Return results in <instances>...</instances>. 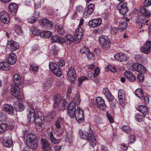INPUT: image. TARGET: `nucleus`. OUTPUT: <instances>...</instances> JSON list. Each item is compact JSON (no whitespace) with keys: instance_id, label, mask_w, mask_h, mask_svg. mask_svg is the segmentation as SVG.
Instances as JSON below:
<instances>
[{"instance_id":"nucleus-1","label":"nucleus","mask_w":151,"mask_h":151,"mask_svg":"<svg viewBox=\"0 0 151 151\" xmlns=\"http://www.w3.org/2000/svg\"><path fill=\"white\" fill-rule=\"evenodd\" d=\"M68 113L70 118L75 117L79 123L83 122L84 121V116L82 109L79 108L76 110V103L74 101H71L69 104Z\"/></svg>"},{"instance_id":"nucleus-2","label":"nucleus","mask_w":151,"mask_h":151,"mask_svg":"<svg viewBox=\"0 0 151 151\" xmlns=\"http://www.w3.org/2000/svg\"><path fill=\"white\" fill-rule=\"evenodd\" d=\"M140 10L141 13L143 15H141L137 16L136 19V22L138 25L139 28V29H141L142 26L145 25V24L147 25H149V24L147 23L148 20L145 21V16H149L150 13L143 6L140 7Z\"/></svg>"},{"instance_id":"nucleus-3","label":"nucleus","mask_w":151,"mask_h":151,"mask_svg":"<svg viewBox=\"0 0 151 151\" xmlns=\"http://www.w3.org/2000/svg\"><path fill=\"white\" fill-rule=\"evenodd\" d=\"M79 134L80 137L83 139H88L91 145L93 147L96 146V141L95 136L91 130L88 132L80 131Z\"/></svg>"},{"instance_id":"nucleus-4","label":"nucleus","mask_w":151,"mask_h":151,"mask_svg":"<svg viewBox=\"0 0 151 151\" xmlns=\"http://www.w3.org/2000/svg\"><path fill=\"white\" fill-rule=\"evenodd\" d=\"M83 32L82 28L79 27L75 30L74 33L75 37L70 34L66 35L65 36L66 38L65 42L67 44H70L75 40L78 42H80L83 35Z\"/></svg>"},{"instance_id":"nucleus-5","label":"nucleus","mask_w":151,"mask_h":151,"mask_svg":"<svg viewBox=\"0 0 151 151\" xmlns=\"http://www.w3.org/2000/svg\"><path fill=\"white\" fill-rule=\"evenodd\" d=\"M27 117L30 124L35 123L36 125L38 124L37 120L38 119V115L36 114L35 112L32 107L29 106L27 109Z\"/></svg>"},{"instance_id":"nucleus-6","label":"nucleus","mask_w":151,"mask_h":151,"mask_svg":"<svg viewBox=\"0 0 151 151\" xmlns=\"http://www.w3.org/2000/svg\"><path fill=\"white\" fill-rule=\"evenodd\" d=\"M27 144L30 148L35 150L37 147L38 142L37 137L33 133L28 134L26 138Z\"/></svg>"},{"instance_id":"nucleus-7","label":"nucleus","mask_w":151,"mask_h":151,"mask_svg":"<svg viewBox=\"0 0 151 151\" xmlns=\"http://www.w3.org/2000/svg\"><path fill=\"white\" fill-rule=\"evenodd\" d=\"M67 103L65 100L56 96L54 99V106L55 108L59 107L60 110H63L65 108Z\"/></svg>"},{"instance_id":"nucleus-8","label":"nucleus","mask_w":151,"mask_h":151,"mask_svg":"<svg viewBox=\"0 0 151 151\" xmlns=\"http://www.w3.org/2000/svg\"><path fill=\"white\" fill-rule=\"evenodd\" d=\"M99 41L100 45L104 49L107 50L109 48L110 45V40L107 36L104 35H101L99 37Z\"/></svg>"},{"instance_id":"nucleus-9","label":"nucleus","mask_w":151,"mask_h":151,"mask_svg":"<svg viewBox=\"0 0 151 151\" xmlns=\"http://www.w3.org/2000/svg\"><path fill=\"white\" fill-rule=\"evenodd\" d=\"M49 67L50 70L57 76L60 77L62 75L61 69L55 63L50 62L49 64Z\"/></svg>"},{"instance_id":"nucleus-10","label":"nucleus","mask_w":151,"mask_h":151,"mask_svg":"<svg viewBox=\"0 0 151 151\" xmlns=\"http://www.w3.org/2000/svg\"><path fill=\"white\" fill-rule=\"evenodd\" d=\"M68 79L72 82L77 79V76L75 68L73 67H70L68 71Z\"/></svg>"},{"instance_id":"nucleus-11","label":"nucleus","mask_w":151,"mask_h":151,"mask_svg":"<svg viewBox=\"0 0 151 151\" xmlns=\"http://www.w3.org/2000/svg\"><path fill=\"white\" fill-rule=\"evenodd\" d=\"M45 128L44 117L43 113L38 111V131H41Z\"/></svg>"},{"instance_id":"nucleus-12","label":"nucleus","mask_w":151,"mask_h":151,"mask_svg":"<svg viewBox=\"0 0 151 151\" xmlns=\"http://www.w3.org/2000/svg\"><path fill=\"white\" fill-rule=\"evenodd\" d=\"M39 23L41 26L43 28L50 29L52 28L53 27L52 22L46 19L40 20Z\"/></svg>"},{"instance_id":"nucleus-13","label":"nucleus","mask_w":151,"mask_h":151,"mask_svg":"<svg viewBox=\"0 0 151 151\" xmlns=\"http://www.w3.org/2000/svg\"><path fill=\"white\" fill-rule=\"evenodd\" d=\"M132 67L134 70L140 73L145 74L147 72V69L145 67L141 64L135 63L132 65Z\"/></svg>"},{"instance_id":"nucleus-14","label":"nucleus","mask_w":151,"mask_h":151,"mask_svg":"<svg viewBox=\"0 0 151 151\" xmlns=\"http://www.w3.org/2000/svg\"><path fill=\"white\" fill-rule=\"evenodd\" d=\"M19 86L13 84L11 89V93L14 97L19 98L21 94V91Z\"/></svg>"},{"instance_id":"nucleus-15","label":"nucleus","mask_w":151,"mask_h":151,"mask_svg":"<svg viewBox=\"0 0 151 151\" xmlns=\"http://www.w3.org/2000/svg\"><path fill=\"white\" fill-rule=\"evenodd\" d=\"M0 20L4 24L8 23L10 20V17L8 13L4 11L0 12Z\"/></svg>"},{"instance_id":"nucleus-16","label":"nucleus","mask_w":151,"mask_h":151,"mask_svg":"<svg viewBox=\"0 0 151 151\" xmlns=\"http://www.w3.org/2000/svg\"><path fill=\"white\" fill-rule=\"evenodd\" d=\"M52 42H57L61 44L65 42V39L60 35H53L51 38Z\"/></svg>"},{"instance_id":"nucleus-17","label":"nucleus","mask_w":151,"mask_h":151,"mask_svg":"<svg viewBox=\"0 0 151 151\" xmlns=\"http://www.w3.org/2000/svg\"><path fill=\"white\" fill-rule=\"evenodd\" d=\"M2 110L9 115H12L14 113V108L10 104H4L3 106Z\"/></svg>"},{"instance_id":"nucleus-18","label":"nucleus","mask_w":151,"mask_h":151,"mask_svg":"<svg viewBox=\"0 0 151 151\" xmlns=\"http://www.w3.org/2000/svg\"><path fill=\"white\" fill-rule=\"evenodd\" d=\"M7 47L12 51H13L18 49L19 47V45L18 43L11 40L8 42Z\"/></svg>"},{"instance_id":"nucleus-19","label":"nucleus","mask_w":151,"mask_h":151,"mask_svg":"<svg viewBox=\"0 0 151 151\" xmlns=\"http://www.w3.org/2000/svg\"><path fill=\"white\" fill-rule=\"evenodd\" d=\"M42 146L44 151H51L52 148L50 143L46 140L42 139L41 140Z\"/></svg>"},{"instance_id":"nucleus-20","label":"nucleus","mask_w":151,"mask_h":151,"mask_svg":"<svg viewBox=\"0 0 151 151\" xmlns=\"http://www.w3.org/2000/svg\"><path fill=\"white\" fill-rule=\"evenodd\" d=\"M102 23V20L100 18L93 19L90 21L88 23L90 27L94 28L100 25Z\"/></svg>"},{"instance_id":"nucleus-21","label":"nucleus","mask_w":151,"mask_h":151,"mask_svg":"<svg viewBox=\"0 0 151 151\" xmlns=\"http://www.w3.org/2000/svg\"><path fill=\"white\" fill-rule=\"evenodd\" d=\"M96 101L98 104V107L100 109L103 110L106 108V104L104 100L101 97H98L96 99Z\"/></svg>"},{"instance_id":"nucleus-22","label":"nucleus","mask_w":151,"mask_h":151,"mask_svg":"<svg viewBox=\"0 0 151 151\" xmlns=\"http://www.w3.org/2000/svg\"><path fill=\"white\" fill-rule=\"evenodd\" d=\"M118 96L120 103L123 104L125 100L126 95L124 91L122 89L119 90L118 91Z\"/></svg>"},{"instance_id":"nucleus-23","label":"nucleus","mask_w":151,"mask_h":151,"mask_svg":"<svg viewBox=\"0 0 151 151\" xmlns=\"http://www.w3.org/2000/svg\"><path fill=\"white\" fill-rule=\"evenodd\" d=\"M151 48V42L148 41L146 42L144 47L141 48V50L144 53L147 54L150 51Z\"/></svg>"},{"instance_id":"nucleus-24","label":"nucleus","mask_w":151,"mask_h":151,"mask_svg":"<svg viewBox=\"0 0 151 151\" xmlns=\"http://www.w3.org/2000/svg\"><path fill=\"white\" fill-rule=\"evenodd\" d=\"M53 83L51 78H48L45 81L43 86V89L45 91H47L51 87Z\"/></svg>"},{"instance_id":"nucleus-25","label":"nucleus","mask_w":151,"mask_h":151,"mask_svg":"<svg viewBox=\"0 0 151 151\" xmlns=\"http://www.w3.org/2000/svg\"><path fill=\"white\" fill-rule=\"evenodd\" d=\"M14 107L17 111H21L24 110L25 106L22 102L20 101L15 103Z\"/></svg>"},{"instance_id":"nucleus-26","label":"nucleus","mask_w":151,"mask_h":151,"mask_svg":"<svg viewBox=\"0 0 151 151\" xmlns=\"http://www.w3.org/2000/svg\"><path fill=\"white\" fill-rule=\"evenodd\" d=\"M124 75L127 79L131 82L134 81L136 80V77L129 70L126 71Z\"/></svg>"},{"instance_id":"nucleus-27","label":"nucleus","mask_w":151,"mask_h":151,"mask_svg":"<svg viewBox=\"0 0 151 151\" xmlns=\"http://www.w3.org/2000/svg\"><path fill=\"white\" fill-rule=\"evenodd\" d=\"M17 57L14 53L12 52L10 54L8 58V62L9 65H14L16 62Z\"/></svg>"},{"instance_id":"nucleus-28","label":"nucleus","mask_w":151,"mask_h":151,"mask_svg":"<svg viewBox=\"0 0 151 151\" xmlns=\"http://www.w3.org/2000/svg\"><path fill=\"white\" fill-rule=\"evenodd\" d=\"M103 93L109 101L111 102L113 101V97L111 95L110 92L107 88H104L103 90Z\"/></svg>"},{"instance_id":"nucleus-29","label":"nucleus","mask_w":151,"mask_h":151,"mask_svg":"<svg viewBox=\"0 0 151 151\" xmlns=\"http://www.w3.org/2000/svg\"><path fill=\"white\" fill-rule=\"evenodd\" d=\"M9 10L13 14H16L18 8V5L14 3H10L9 6Z\"/></svg>"},{"instance_id":"nucleus-30","label":"nucleus","mask_w":151,"mask_h":151,"mask_svg":"<svg viewBox=\"0 0 151 151\" xmlns=\"http://www.w3.org/2000/svg\"><path fill=\"white\" fill-rule=\"evenodd\" d=\"M114 59L117 60L123 61L127 60V57L124 54L122 53H116L114 55Z\"/></svg>"},{"instance_id":"nucleus-31","label":"nucleus","mask_w":151,"mask_h":151,"mask_svg":"<svg viewBox=\"0 0 151 151\" xmlns=\"http://www.w3.org/2000/svg\"><path fill=\"white\" fill-rule=\"evenodd\" d=\"M52 35V32L50 31H44L39 32L38 33V36L40 35L41 37L45 38H49Z\"/></svg>"},{"instance_id":"nucleus-32","label":"nucleus","mask_w":151,"mask_h":151,"mask_svg":"<svg viewBox=\"0 0 151 151\" xmlns=\"http://www.w3.org/2000/svg\"><path fill=\"white\" fill-rule=\"evenodd\" d=\"M13 81L14 83L13 84L19 86L21 84V80L20 76L17 74H15L13 77Z\"/></svg>"},{"instance_id":"nucleus-33","label":"nucleus","mask_w":151,"mask_h":151,"mask_svg":"<svg viewBox=\"0 0 151 151\" xmlns=\"http://www.w3.org/2000/svg\"><path fill=\"white\" fill-rule=\"evenodd\" d=\"M10 67V66L7 62L0 63V69L7 71L9 70Z\"/></svg>"},{"instance_id":"nucleus-34","label":"nucleus","mask_w":151,"mask_h":151,"mask_svg":"<svg viewBox=\"0 0 151 151\" xmlns=\"http://www.w3.org/2000/svg\"><path fill=\"white\" fill-rule=\"evenodd\" d=\"M138 111L142 113L144 115H146L148 114V109L146 107L142 105L138 107Z\"/></svg>"},{"instance_id":"nucleus-35","label":"nucleus","mask_w":151,"mask_h":151,"mask_svg":"<svg viewBox=\"0 0 151 151\" xmlns=\"http://www.w3.org/2000/svg\"><path fill=\"white\" fill-rule=\"evenodd\" d=\"M15 31L19 35H21L22 34L23 31L21 26L17 24L14 25Z\"/></svg>"},{"instance_id":"nucleus-36","label":"nucleus","mask_w":151,"mask_h":151,"mask_svg":"<svg viewBox=\"0 0 151 151\" xmlns=\"http://www.w3.org/2000/svg\"><path fill=\"white\" fill-rule=\"evenodd\" d=\"M135 94L140 99H142L143 98V92L141 88H139L136 89L135 91Z\"/></svg>"},{"instance_id":"nucleus-37","label":"nucleus","mask_w":151,"mask_h":151,"mask_svg":"<svg viewBox=\"0 0 151 151\" xmlns=\"http://www.w3.org/2000/svg\"><path fill=\"white\" fill-rule=\"evenodd\" d=\"M63 119L60 117H58L56 122L55 124L57 128L60 129L61 127V124L63 122Z\"/></svg>"},{"instance_id":"nucleus-38","label":"nucleus","mask_w":151,"mask_h":151,"mask_svg":"<svg viewBox=\"0 0 151 151\" xmlns=\"http://www.w3.org/2000/svg\"><path fill=\"white\" fill-rule=\"evenodd\" d=\"M29 70L31 72L33 73H35L37 72L38 70V65H36L34 64L30 65Z\"/></svg>"},{"instance_id":"nucleus-39","label":"nucleus","mask_w":151,"mask_h":151,"mask_svg":"<svg viewBox=\"0 0 151 151\" xmlns=\"http://www.w3.org/2000/svg\"><path fill=\"white\" fill-rule=\"evenodd\" d=\"M37 17H38L35 16L34 15H33L29 17L27 19V20L29 23L33 24L36 22L37 19Z\"/></svg>"},{"instance_id":"nucleus-40","label":"nucleus","mask_w":151,"mask_h":151,"mask_svg":"<svg viewBox=\"0 0 151 151\" xmlns=\"http://www.w3.org/2000/svg\"><path fill=\"white\" fill-rule=\"evenodd\" d=\"M116 8L117 9L119 10V13L122 15L125 14L129 10L127 7H125L124 8H122V9H121V8L119 9V8H120V7L118 6H117Z\"/></svg>"},{"instance_id":"nucleus-41","label":"nucleus","mask_w":151,"mask_h":151,"mask_svg":"<svg viewBox=\"0 0 151 151\" xmlns=\"http://www.w3.org/2000/svg\"><path fill=\"white\" fill-rule=\"evenodd\" d=\"M55 27L57 29V31L59 34L63 35L65 33V30L62 26H59L58 25H56Z\"/></svg>"},{"instance_id":"nucleus-42","label":"nucleus","mask_w":151,"mask_h":151,"mask_svg":"<svg viewBox=\"0 0 151 151\" xmlns=\"http://www.w3.org/2000/svg\"><path fill=\"white\" fill-rule=\"evenodd\" d=\"M127 23L126 22H122L120 24L121 27L119 29V31L121 32L125 30L127 28Z\"/></svg>"},{"instance_id":"nucleus-43","label":"nucleus","mask_w":151,"mask_h":151,"mask_svg":"<svg viewBox=\"0 0 151 151\" xmlns=\"http://www.w3.org/2000/svg\"><path fill=\"white\" fill-rule=\"evenodd\" d=\"M12 144L11 139H8L4 142V145L6 147H11Z\"/></svg>"},{"instance_id":"nucleus-44","label":"nucleus","mask_w":151,"mask_h":151,"mask_svg":"<svg viewBox=\"0 0 151 151\" xmlns=\"http://www.w3.org/2000/svg\"><path fill=\"white\" fill-rule=\"evenodd\" d=\"M5 124L6 125L7 129H8L11 130L12 129L13 123L12 121L8 120L6 121Z\"/></svg>"},{"instance_id":"nucleus-45","label":"nucleus","mask_w":151,"mask_h":151,"mask_svg":"<svg viewBox=\"0 0 151 151\" xmlns=\"http://www.w3.org/2000/svg\"><path fill=\"white\" fill-rule=\"evenodd\" d=\"M50 138L51 142L54 144L58 143L60 140L59 139H56L53 136L52 133L51 132L50 134Z\"/></svg>"},{"instance_id":"nucleus-46","label":"nucleus","mask_w":151,"mask_h":151,"mask_svg":"<svg viewBox=\"0 0 151 151\" xmlns=\"http://www.w3.org/2000/svg\"><path fill=\"white\" fill-rule=\"evenodd\" d=\"M145 117L140 114H137L135 116L136 120L139 122L144 121Z\"/></svg>"},{"instance_id":"nucleus-47","label":"nucleus","mask_w":151,"mask_h":151,"mask_svg":"<svg viewBox=\"0 0 151 151\" xmlns=\"http://www.w3.org/2000/svg\"><path fill=\"white\" fill-rule=\"evenodd\" d=\"M122 128L123 130L127 134L130 133L132 132L131 129L128 126L123 125Z\"/></svg>"},{"instance_id":"nucleus-48","label":"nucleus","mask_w":151,"mask_h":151,"mask_svg":"<svg viewBox=\"0 0 151 151\" xmlns=\"http://www.w3.org/2000/svg\"><path fill=\"white\" fill-rule=\"evenodd\" d=\"M63 133V130L62 128L60 129H58L56 132H55V134L58 136H61Z\"/></svg>"},{"instance_id":"nucleus-49","label":"nucleus","mask_w":151,"mask_h":151,"mask_svg":"<svg viewBox=\"0 0 151 151\" xmlns=\"http://www.w3.org/2000/svg\"><path fill=\"white\" fill-rule=\"evenodd\" d=\"M59 50L58 47L55 45L52 46L51 47V51L54 54H57Z\"/></svg>"},{"instance_id":"nucleus-50","label":"nucleus","mask_w":151,"mask_h":151,"mask_svg":"<svg viewBox=\"0 0 151 151\" xmlns=\"http://www.w3.org/2000/svg\"><path fill=\"white\" fill-rule=\"evenodd\" d=\"M6 129V125L5 123L0 124V133H4Z\"/></svg>"},{"instance_id":"nucleus-51","label":"nucleus","mask_w":151,"mask_h":151,"mask_svg":"<svg viewBox=\"0 0 151 151\" xmlns=\"http://www.w3.org/2000/svg\"><path fill=\"white\" fill-rule=\"evenodd\" d=\"M89 51L88 49L85 47H82L80 50L81 53L83 54H84L86 55Z\"/></svg>"},{"instance_id":"nucleus-52","label":"nucleus","mask_w":151,"mask_h":151,"mask_svg":"<svg viewBox=\"0 0 151 151\" xmlns=\"http://www.w3.org/2000/svg\"><path fill=\"white\" fill-rule=\"evenodd\" d=\"M32 34L35 36H38V29L35 27H32L30 29Z\"/></svg>"},{"instance_id":"nucleus-53","label":"nucleus","mask_w":151,"mask_h":151,"mask_svg":"<svg viewBox=\"0 0 151 151\" xmlns=\"http://www.w3.org/2000/svg\"><path fill=\"white\" fill-rule=\"evenodd\" d=\"M94 119L95 121L97 124H100L102 123V119L98 116H95Z\"/></svg>"},{"instance_id":"nucleus-54","label":"nucleus","mask_w":151,"mask_h":151,"mask_svg":"<svg viewBox=\"0 0 151 151\" xmlns=\"http://www.w3.org/2000/svg\"><path fill=\"white\" fill-rule=\"evenodd\" d=\"M129 141L130 143H133L134 142L136 139L135 136L132 134L129 136Z\"/></svg>"},{"instance_id":"nucleus-55","label":"nucleus","mask_w":151,"mask_h":151,"mask_svg":"<svg viewBox=\"0 0 151 151\" xmlns=\"http://www.w3.org/2000/svg\"><path fill=\"white\" fill-rule=\"evenodd\" d=\"M88 78L85 76H82L80 78L78 79L79 84L78 86H81L84 80L87 79Z\"/></svg>"},{"instance_id":"nucleus-56","label":"nucleus","mask_w":151,"mask_h":151,"mask_svg":"<svg viewBox=\"0 0 151 151\" xmlns=\"http://www.w3.org/2000/svg\"><path fill=\"white\" fill-rule=\"evenodd\" d=\"M119 6L120 7L119 8V9L120 8H124L125 7H127V3L124 2H121L117 6Z\"/></svg>"},{"instance_id":"nucleus-57","label":"nucleus","mask_w":151,"mask_h":151,"mask_svg":"<svg viewBox=\"0 0 151 151\" xmlns=\"http://www.w3.org/2000/svg\"><path fill=\"white\" fill-rule=\"evenodd\" d=\"M144 74L140 73L137 76V78L139 79V81L141 82H142L144 80L145 77L143 75Z\"/></svg>"},{"instance_id":"nucleus-58","label":"nucleus","mask_w":151,"mask_h":151,"mask_svg":"<svg viewBox=\"0 0 151 151\" xmlns=\"http://www.w3.org/2000/svg\"><path fill=\"white\" fill-rule=\"evenodd\" d=\"M119 29L117 27H112L111 28V32L113 35H116Z\"/></svg>"},{"instance_id":"nucleus-59","label":"nucleus","mask_w":151,"mask_h":151,"mask_svg":"<svg viewBox=\"0 0 151 151\" xmlns=\"http://www.w3.org/2000/svg\"><path fill=\"white\" fill-rule=\"evenodd\" d=\"M93 9H91L88 8L87 10L85 12L84 14L86 16H87L88 14L90 15L93 12Z\"/></svg>"},{"instance_id":"nucleus-60","label":"nucleus","mask_w":151,"mask_h":151,"mask_svg":"<svg viewBox=\"0 0 151 151\" xmlns=\"http://www.w3.org/2000/svg\"><path fill=\"white\" fill-rule=\"evenodd\" d=\"M100 69L98 67H96L94 70V72L93 74V76L94 77H96L99 75V72Z\"/></svg>"},{"instance_id":"nucleus-61","label":"nucleus","mask_w":151,"mask_h":151,"mask_svg":"<svg viewBox=\"0 0 151 151\" xmlns=\"http://www.w3.org/2000/svg\"><path fill=\"white\" fill-rule=\"evenodd\" d=\"M151 5V0H145L144 2V5L147 7Z\"/></svg>"},{"instance_id":"nucleus-62","label":"nucleus","mask_w":151,"mask_h":151,"mask_svg":"<svg viewBox=\"0 0 151 151\" xmlns=\"http://www.w3.org/2000/svg\"><path fill=\"white\" fill-rule=\"evenodd\" d=\"M142 99H143L145 103L146 104H148L149 103V98L147 96H143V98H142Z\"/></svg>"},{"instance_id":"nucleus-63","label":"nucleus","mask_w":151,"mask_h":151,"mask_svg":"<svg viewBox=\"0 0 151 151\" xmlns=\"http://www.w3.org/2000/svg\"><path fill=\"white\" fill-rule=\"evenodd\" d=\"M107 117L109 121L111 123H112L114 122V120L112 116L110 115L109 113L106 114Z\"/></svg>"},{"instance_id":"nucleus-64","label":"nucleus","mask_w":151,"mask_h":151,"mask_svg":"<svg viewBox=\"0 0 151 151\" xmlns=\"http://www.w3.org/2000/svg\"><path fill=\"white\" fill-rule=\"evenodd\" d=\"M75 100L77 104H80L81 99L79 96L78 95H76V97L75 98Z\"/></svg>"}]
</instances>
